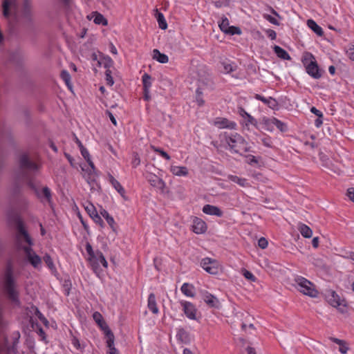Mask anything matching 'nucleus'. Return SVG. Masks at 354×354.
<instances>
[{
  "instance_id": "f257e3e1",
  "label": "nucleus",
  "mask_w": 354,
  "mask_h": 354,
  "mask_svg": "<svg viewBox=\"0 0 354 354\" xmlns=\"http://www.w3.org/2000/svg\"><path fill=\"white\" fill-rule=\"evenodd\" d=\"M17 0H2L3 16L10 19L15 26H21L33 23L32 0H22L21 6L16 9Z\"/></svg>"
},
{
  "instance_id": "f03ea898",
  "label": "nucleus",
  "mask_w": 354,
  "mask_h": 354,
  "mask_svg": "<svg viewBox=\"0 0 354 354\" xmlns=\"http://www.w3.org/2000/svg\"><path fill=\"white\" fill-rule=\"evenodd\" d=\"M227 145L229 151L232 153L243 155L244 153L252 151L249 143L238 133L224 132L220 135Z\"/></svg>"
},
{
  "instance_id": "7ed1b4c3",
  "label": "nucleus",
  "mask_w": 354,
  "mask_h": 354,
  "mask_svg": "<svg viewBox=\"0 0 354 354\" xmlns=\"http://www.w3.org/2000/svg\"><path fill=\"white\" fill-rule=\"evenodd\" d=\"M2 288L7 298L14 304L19 306V292L17 289V282L13 275L11 264H8L3 277Z\"/></svg>"
},
{
  "instance_id": "20e7f679",
  "label": "nucleus",
  "mask_w": 354,
  "mask_h": 354,
  "mask_svg": "<svg viewBox=\"0 0 354 354\" xmlns=\"http://www.w3.org/2000/svg\"><path fill=\"white\" fill-rule=\"evenodd\" d=\"M85 248L88 255V261L95 274H98L100 272V264L106 268L108 267V263L101 251H94L88 242H86Z\"/></svg>"
},
{
  "instance_id": "39448f33",
  "label": "nucleus",
  "mask_w": 354,
  "mask_h": 354,
  "mask_svg": "<svg viewBox=\"0 0 354 354\" xmlns=\"http://www.w3.org/2000/svg\"><path fill=\"white\" fill-rule=\"evenodd\" d=\"M306 73L314 79H319L322 76V71L319 68L314 55L308 53L302 59Z\"/></svg>"
},
{
  "instance_id": "423d86ee",
  "label": "nucleus",
  "mask_w": 354,
  "mask_h": 354,
  "mask_svg": "<svg viewBox=\"0 0 354 354\" xmlns=\"http://www.w3.org/2000/svg\"><path fill=\"white\" fill-rule=\"evenodd\" d=\"M297 288L303 294L310 297H317L318 291L315 288V285L303 277H297L295 279Z\"/></svg>"
},
{
  "instance_id": "0eeeda50",
  "label": "nucleus",
  "mask_w": 354,
  "mask_h": 354,
  "mask_svg": "<svg viewBox=\"0 0 354 354\" xmlns=\"http://www.w3.org/2000/svg\"><path fill=\"white\" fill-rule=\"evenodd\" d=\"M19 165L22 170L37 171L39 169V165L31 160L27 153H23L19 156Z\"/></svg>"
},
{
  "instance_id": "6e6552de",
  "label": "nucleus",
  "mask_w": 354,
  "mask_h": 354,
  "mask_svg": "<svg viewBox=\"0 0 354 354\" xmlns=\"http://www.w3.org/2000/svg\"><path fill=\"white\" fill-rule=\"evenodd\" d=\"M201 267L211 274H217L219 272L218 263L216 260L206 257L201 262Z\"/></svg>"
},
{
  "instance_id": "1a4fd4ad",
  "label": "nucleus",
  "mask_w": 354,
  "mask_h": 354,
  "mask_svg": "<svg viewBox=\"0 0 354 354\" xmlns=\"http://www.w3.org/2000/svg\"><path fill=\"white\" fill-rule=\"evenodd\" d=\"M147 180L152 187L159 189L162 194L168 192V191L166 190L167 187L165 181L157 175L151 174L149 175Z\"/></svg>"
},
{
  "instance_id": "9d476101",
  "label": "nucleus",
  "mask_w": 354,
  "mask_h": 354,
  "mask_svg": "<svg viewBox=\"0 0 354 354\" xmlns=\"http://www.w3.org/2000/svg\"><path fill=\"white\" fill-rule=\"evenodd\" d=\"M84 209L95 223L98 224L101 227H104V223L101 216L98 214L95 207L92 203H89Z\"/></svg>"
},
{
  "instance_id": "9b49d317",
  "label": "nucleus",
  "mask_w": 354,
  "mask_h": 354,
  "mask_svg": "<svg viewBox=\"0 0 354 354\" xmlns=\"http://www.w3.org/2000/svg\"><path fill=\"white\" fill-rule=\"evenodd\" d=\"M180 304L187 317L190 319L196 320L197 309L195 306L192 303L187 301H180Z\"/></svg>"
},
{
  "instance_id": "f8f14e48",
  "label": "nucleus",
  "mask_w": 354,
  "mask_h": 354,
  "mask_svg": "<svg viewBox=\"0 0 354 354\" xmlns=\"http://www.w3.org/2000/svg\"><path fill=\"white\" fill-rule=\"evenodd\" d=\"M24 251L27 255V258L30 263V264L34 268H37L41 263V259L39 255L35 254L31 248L30 247H25Z\"/></svg>"
},
{
  "instance_id": "ddd939ff",
  "label": "nucleus",
  "mask_w": 354,
  "mask_h": 354,
  "mask_svg": "<svg viewBox=\"0 0 354 354\" xmlns=\"http://www.w3.org/2000/svg\"><path fill=\"white\" fill-rule=\"evenodd\" d=\"M192 228V231L197 234H203L207 230V224L203 219L194 217Z\"/></svg>"
},
{
  "instance_id": "4468645a",
  "label": "nucleus",
  "mask_w": 354,
  "mask_h": 354,
  "mask_svg": "<svg viewBox=\"0 0 354 354\" xmlns=\"http://www.w3.org/2000/svg\"><path fill=\"white\" fill-rule=\"evenodd\" d=\"M106 346L109 348L107 354H119L118 350L114 346L115 337L113 333L109 330L106 333Z\"/></svg>"
},
{
  "instance_id": "2eb2a0df",
  "label": "nucleus",
  "mask_w": 354,
  "mask_h": 354,
  "mask_svg": "<svg viewBox=\"0 0 354 354\" xmlns=\"http://www.w3.org/2000/svg\"><path fill=\"white\" fill-rule=\"evenodd\" d=\"M214 124L218 128H227L230 129H234L236 124L234 122L230 121L225 118H216L214 122Z\"/></svg>"
},
{
  "instance_id": "dca6fc26",
  "label": "nucleus",
  "mask_w": 354,
  "mask_h": 354,
  "mask_svg": "<svg viewBox=\"0 0 354 354\" xmlns=\"http://www.w3.org/2000/svg\"><path fill=\"white\" fill-rule=\"evenodd\" d=\"M17 229L19 234L24 236L25 241L29 245H32L33 244L32 240L28 234L27 230L25 229L24 223L20 218H18L17 221Z\"/></svg>"
},
{
  "instance_id": "f3484780",
  "label": "nucleus",
  "mask_w": 354,
  "mask_h": 354,
  "mask_svg": "<svg viewBox=\"0 0 354 354\" xmlns=\"http://www.w3.org/2000/svg\"><path fill=\"white\" fill-rule=\"evenodd\" d=\"M254 98L257 100L261 101L265 104H266L268 107L272 109H277L278 108L279 104L278 102L273 97H269L268 98L265 97L264 96L255 94Z\"/></svg>"
},
{
  "instance_id": "a211bd4d",
  "label": "nucleus",
  "mask_w": 354,
  "mask_h": 354,
  "mask_svg": "<svg viewBox=\"0 0 354 354\" xmlns=\"http://www.w3.org/2000/svg\"><path fill=\"white\" fill-rule=\"evenodd\" d=\"M239 112L241 117L246 119L245 126H248V124H252L255 128L259 129L257 120L253 116L249 114L243 108H239Z\"/></svg>"
},
{
  "instance_id": "6ab92c4d",
  "label": "nucleus",
  "mask_w": 354,
  "mask_h": 354,
  "mask_svg": "<svg viewBox=\"0 0 354 354\" xmlns=\"http://www.w3.org/2000/svg\"><path fill=\"white\" fill-rule=\"evenodd\" d=\"M203 300L210 308H218L220 306L219 300L213 295L206 292L203 295Z\"/></svg>"
},
{
  "instance_id": "aec40b11",
  "label": "nucleus",
  "mask_w": 354,
  "mask_h": 354,
  "mask_svg": "<svg viewBox=\"0 0 354 354\" xmlns=\"http://www.w3.org/2000/svg\"><path fill=\"white\" fill-rule=\"evenodd\" d=\"M100 213L105 218V220L106 221L107 223L109 225L112 230L114 232L117 233L118 225L115 222V220L113 218V216H111L109 214V212L106 209H103L102 207L100 210Z\"/></svg>"
},
{
  "instance_id": "412c9836",
  "label": "nucleus",
  "mask_w": 354,
  "mask_h": 354,
  "mask_svg": "<svg viewBox=\"0 0 354 354\" xmlns=\"http://www.w3.org/2000/svg\"><path fill=\"white\" fill-rule=\"evenodd\" d=\"M93 318L96 324L104 331L105 335L109 330H111L103 319L100 313L96 311L93 314Z\"/></svg>"
},
{
  "instance_id": "4be33fe9",
  "label": "nucleus",
  "mask_w": 354,
  "mask_h": 354,
  "mask_svg": "<svg viewBox=\"0 0 354 354\" xmlns=\"http://www.w3.org/2000/svg\"><path fill=\"white\" fill-rule=\"evenodd\" d=\"M203 212L209 215H214L217 216H222L223 214V211L216 206L212 205H205L203 207Z\"/></svg>"
},
{
  "instance_id": "5701e85b",
  "label": "nucleus",
  "mask_w": 354,
  "mask_h": 354,
  "mask_svg": "<svg viewBox=\"0 0 354 354\" xmlns=\"http://www.w3.org/2000/svg\"><path fill=\"white\" fill-rule=\"evenodd\" d=\"M176 339L183 344H189L190 342L189 333L183 328L177 329Z\"/></svg>"
},
{
  "instance_id": "b1692460",
  "label": "nucleus",
  "mask_w": 354,
  "mask_h": 354,
  "mask_svg": "<svg viewBox=\"0 0 354 354\" xmlns=\"http://www.w3.org/2000/svg\"><path fill=\"white\" fill-rule=\"evenodd\" d=\"M109 181L122 198H125V189L122 185L110 174L108 175Z\"/></svg>"
},
{
  "instance_id": "393cba45",
  "label": "nucleus",
  "mask_w": 354,
  "mask_h": 354,
  "mask_svg": "<svg viewBox=\"0 0 354 354\" xmlns=\"http://www.w3.org/2000/svg\"><path fill=\"white\" fill-rule=\"evenodd\" d=\"M147 306L149 310H151L153 314H158L159 312L158 308L157 306L156 296L154 293L151 292L149 294L148 297V304Z\"/></svg>"
},
{
  "instance_id": "a878e982",
  "label": "nucleus",
  "mask_w": 354,
  "mask_h": 354,
  "mask_svg": "<svg viewBox=\"0 0 354 354\" xmlns=\"http://www.w3.org/2000/svg\"><path fill=\"white\" fill-rule=\"evenodd\" d=\"M23 176H24V178L26 179V184L28 186V187H30V189H31L32 191H34V192L35 193V194L37 195V196L38 198H40L41 194H40L37 187L35 185L32 178L30 177L26 171L23 172Z\"/></svg>"
},
{
  "instance_id": "bb28decb",
  "label": "nucleus",
  "mask_w": 354,
  "mask_h": 354,
  "mask_svg": "<svg viewBox=\"0 0 354 354\" xmlns=\"http://www.w3.org/2000/svg\"><path fill=\"white\" fill-rule=\"evenodd\" d=\"M328 302L333 307H338L341 306V302L339 296L335 291H330L327 296Z\"/></svg>"
},
{
  "instance_id": "cd10ccee",
  "label": "nucleus",
  "mask_w": 354,
  "mask_h": 354,
  "mask_svg": "<svg viewBox=\"0 0 354 354\" xmlns=\"http://www.w3.org/2000/svg\"><path fill=\"white\" fill-rule=\"evenodd\" d=\"M153 59H156L161 64H166L169 61V57L167 55L160 53L158 49L153 50Z\"/></svg>"
},
{
  "instance_id": "c85d7f7f",
  "label": "nucleus",
  "mask_w": 354,
  "mask_h": 354,
  "mask_svg": "<svg viewBox=\"0 0 354 354\" xmlns=\"http://www.w3.org/2000/svg\"><path fill=\"white\" fill-rule=\"evenodd\" d=\"M180 290L187 297H194L195 296L194 286L192 284L184 283Z\"/></svg>"
},
{
  "instance_id": "c756f323",
  "label": "nucleus",
  "mask_w": 354,
  "mask_h": 354,
  "mask_svg": "<svg viewBox=\"0 0 354 354\" xmlns=\"http://www.w3.org/2000/svg\"><path fill=\"white\" fill-rule=\"evenodd\" d=\"M307 25L318 36H322L324 35V31L322 27L319 26L313 19H308Z\"/></svg>"
},
{
  "instance_id": "7c9ffc66",
  "label": "nucleus",
  "mask_w": 354,
  "mask_h": 354,
  "mask_svg": "<svg viewBox=\"0 0 354 354\" xmlns=\"http://www.w3.org/2000/svg\"><path fill=\"white\" fill-rule=\"evenodd\" d=\"M82 169L86 171V174L84 177L86 178L87 183L89 185L93 184L96 181V178L98 176L97 171L93 172L90 169H84L83 167H82Z\"/></svg>"
},
{
  "instance_id": "2f4dec72",
  "label": "nucleus",
  "mask_w": 354,
  "mask_h": 354,
  "mask_svg": "<svg viewBox=\"0 0 354 354\" xmlns=\"http://www.w3.org/2000/svg\"><path fill=\"white\" fill-rule=\"evenodd\" d=\"M274 52L281 59L284 60H290L291 59L288 53L279 46H274Z\"/></svg>"
},
{
  "instance_id": "473e14b6",
  "label": "nucleus",
  "mask_w": 354,
  "mask_h": 354,
  "mask_svg": "<svg viewBox=\"0 0 354 354\" xmlns=\"http://www.w3.org/2000/svg\"><path fill=\"white\" fill-rule=\"evenodd\" d=\"M171 172L178 176H185L188 174V169L186 167L174 166L171 167Z\"/></svg>"
},
{
  "instance_id": "72a5a7b5",
  "label": "nucleus",
  "mask_w": 354,
  "mask_h": 354,
  "mask_svg": "<svg viewBox=\"0 0 354 354\" xmlns=\"http://www.w3.org/2000/svg\"><path fill=\"white\" fill-rule=\"evenodd\" d=\"M298 229L301 234L305 238H310L313 235L312 230L306 224L299 223Z\"/></svg>"
},
{
  "instance_id": "f704fd0d",
  "label": "nucleus",
  "mask_w": 354,
  "mask_h": 354,
  "mask_svg": "<svg viewBox=\"0 0 354 354\" xmlns=\"http://www.w3.org/2000/svg\"><path fill=\"white\" fill-rule=\"evenodd\" d=\"M260 123L263 126V129L266 131H272L274 128V121L272 118H268L267 117H263L261 118Z\"/></svg>"
},
{
  "instance_id": "c9c22d12",
  "label": "nucleus",
  "mask_w": 354,
  "mask_h": 354,
  "mask_svg": "<svg viewBox=\"0 0 354 354\" xmlns=\"http://www.w3.org/2000/svg\"><path fill=\"white\" fill-rule=\"evenodd\" d=\"M156 19L158 23L159 28L162 30H165L167 28V24L165 19V17L162 12H158V10L156 9Z\"/></svg>"
},
{
  "instance_id": "e433bc0d",
  "label": "nucleus",
  "mask_w": 354,
  "mask_h": 354,
  "mask_svg": "<svg viewBox=\"0 0 354 354\" xmlns=\"http://www.w3.org/2000/svg\"><path fill=\"white\" fill-rule=\"evenodd\" d=\"M113 61L109 56H104L100 61H99V65H103V66L109 70V68L113 66Z\"/></svg>"
},
{
  "instance_id": "4c0bfd02",
  "label": "nucleus",
  "mask_w": 354,
  "mask_h": 354,
  "mask_svg": "<svg viewBox=\"0 0 354 354\" xmlns=\"http://www.w3.org/2000/svg\"><path fill=\"white\" fill-rule=\"evenodd\" d=\"M60 77L63 80V81L65 82L67 87L69 89H71L72 84L71 82V75L69 74V73L66 70H63L61 72Z\"/></svg>"
},
{
  "instance_id": "58836bf2",
  "label": "nucleus",
  "mask_w": 354,
  "mask_h": 354,
  "mask_svg": "<svg viewBox=\"0 0 354 354\" xmlns=\"http://www.w3.org/2000/svg\"><path fill=\"white\" fill-rule=\"evenodd\" d=\"M218 26L222 32L225 34L227 32V28L230 27V23L228 19L223 16L221 18V21L218 22Z\"/></svg>"
},
{
  "instance_id": "ea45409f",
  "label": "nucleus",
  "mask_w": 354,
  "mask_h": 354,
  "mask_svg": "<svg viewBox=\"0 0 354 354\" xmlns=\"http://www.w3.org/2000/svg\"><path fill=\"white\" fill-rule=\"evenodd\" d=\"M151 76L148 73H144L142 77L143 88L150 89L151 86Z\"/></svg>"
},
{
  "instance_id": "a19ab883",
  "label": "nucleus",
  "mask_w": 354,
  "mask_h": 354,
  "mask_svg": "<svg viewBox=\"0 0 354 354\" xmlns=\"http://www.w3.org/2000/svg\"><path fill=\"white\" fill-rule=\"evenodd\" d=\"M272 120L274 121V125H275L280 131L286 132L288 130V127L283 122L276 118H272Z\"/></svg>"
},
{
  "instance_id": "79ce46f5",
  "label": "nucleus",
  "mask_w": 354,
  "mask_h": 354,
  "mask_svg": "<svg viewBox=\"0 0 354 354\" xmlns=\"http://www.w3.org/2000/svg\"><path fill=\"white\" fill-rule=\"evenodd\" d=\"M43 259H44V261L45 262V263L46 264V266H48V268L50 270H56V268L55 266L53 261V259H52V258H51L50 254L46 253L44 256Z\"/></svg>"
},
{
  "instance_id": "37998d69",
  "label": "nucleus",
  "mask_w": 354,
  "mask_h": 354,
  "mask_svg": "<svg viewBox=\"0 0 354 354\" xmlns=\"http://www.w3.org/2000/svg\"><path fill=\"white\" fill-rule=\"evenodd\" d=\"M93 21L96 24H102L103 26H106L108 24L106 19L102 14L97 12L95 16Z\"/></svg>"
},
{
  "instance_id": "c03bdc74",
  "label": "nucleus",
  "mask_w": 354,
  "mask_h": 354,
  "mask_svg": "<svg viewBox=\"0 0 354 354\" xmlns=\"http://www.w3.org/2000/svg\"><path fill=\"white\" fill-rule=\"evenodd\" d=\"M222 65L226 73H230L236 71L237 68V66L235 64H231L225 62H222Z\"/></svg>"
},
{
  "instance_id": "a18cd8bd",
  "label": "nucleus",
  "mask_w": 354,
  "mask_h": 354,
  "mask_svg": "<svg viewBox=\"0 0 354 354\" xmlns=\"http://www.w3.org/2000/svg\"><path fill=\"white\" fill-rule=\"evenodd\" d=\"M62 286H63L64 290L65 292V295L66 296L69 295L70 291L72 288V283H71V279L69 278L64 279Z\"/></svg>"
},
{
  "instance_id": "49530a36",
  "label": "nucleus",
  "mask_w": 354,
  "mask_h": 354,
  "mask_svg": "<svg viewBox=\"0 0 354 354\" xmlns=\"http://www.w3.org/2000/svg\"><path fill=\"white\" fill-rule=\"evenodd\" d=\"M196 102L199 106H202L205 104V101L203 99V93L200 88H198L196 91Z\"/></svg>"
},
{
  "instance_id": "de8ad7c7",
  "label": "nucleus",
  "mask_w": 354,
  "mask_h": 354,
  "mask_svg": "<svg viewBox=\"0 0 354 354\" xmlns=\"http://www.w3.org/2000/svg\"><path fill=\"white\" fill-rule=\"evenodd\" d=\"M226 35H241V30L239 27L232 26L227 28Z\"/></svg>"
},
{
  "instance_id": "09e8293b",
  "label": "nucleus",
  "mask_w": 354,
  "mask_h": 354,
  "mask_svg": "<svg viewBox=\"0 0 354 354\" xmlns=\"http://www.w3.org/2000/svg\"><path fill=\"white\" fill-rule=\"evenodd\" d=\"M151 148L155 152L158 153L165 159L167 160H169L171 159V156L161 148L156 147L154 146H151Z\"/></svg>"
},
{
  "instance_id": "8fccbe9b",
  "label": "nucleus",
  "mask_w": 354,
  "mask_h": 354,
  "mask_svg": "<svg viewBox=\"0 0 354 354\" xmlns=\"http://www.w3.org/2000/svg\"><path fill=\"white\" fill-rule=\"evenodd\" d=\"M230 179L234 183H237L238 185L245 187L246 184V179L239 178L236 176H230Z\"/></svg>"
},
{
  "instance_id": "3c124183",
  "label": "nucleus",
  "mask_w": 354,
  "mask_h": 354,
  "mask_svg": "<svg viewBox=\"0 0 354 354\" xmlns=\"http://www.w3.org/2000/svg\"><path fill=\"white\" fill-rule=\"evenodd\" d=\"M140 164V158L139 154L137 152L133 153V159L131 161V165L133 168H136Z\"/></svg>"
},
{
  "instance_id": "603ef678",
  "label": "nucleus",
  "mask_w": 354,
  "mask_h": 354,
  "mask_svg": "<svg viewBox=\"0 0 354 354\" xmlns=\"http://www.w3.org/2000/svg\"><path fill=\"white\" fill-rule=\"evenodd\" d=\"M42 194L44 196V198L46 199L48 202H50L52 199V194L50 189L48 187H44L42 189Z\"/></svg>"
},
{
  "instance_id": "864d4df0",
  "label": "nucleus",
  "mask_w": 354,
  "mask_h": 354,
  "mask_svg": "<svg viewBox=\"0 0 354 354\" xmlns=\"http://www.w3.org/2000/svg\"><path fill=\"white\" fill-rule=\"evenodd\" d=\"M242 272H243V275L245 277V279L250 280L251 281H256V279H257L256 277L251 272L248 271L246 269H243L242 270Z\"/></svg>"
},
{
  "instance_id": "5fc2aeb1",
  "label": "nucleus",
  "mask_w": 354,
  "mask_h": 354,
  "mask_svg": "<svg viewBox=\"0 0 354 354\" xmlns=\"http://www.w3.org/2000/svg\"><path fill=\"white\" fill-rule=\"evenodd\" d=\"M262 144L269 148L272 147V138L269 136H266L264 138L261 139Z\"/></svg>"
},
{
  "instance_id": "6e6d98bb",
  "label": "nucleus",
  "mask_w": 354,
  "mask_h": 354,
  "mask_svg": "<svg viewBox=\"0 0 354 354\" xmlns=\"http://www.w3.org/2000/svg\"><path fill=\"white\" fill-rule=\"evenodd\" d=\"M105 75H106V84L109 85V86H112L114 84V81L111 76V71L110 70H106L105 72Z\"/></svg>"
},
{
  "instance_id": "4d7b16f0",
  "label": "nucleus",
  "mask_w": 354,
  "mask_h": 354,
  "mask_svg": "<svg viewBox=\"0 0 354 354\" xmlns=\"http://www.w3.org/2000/svg\"><path fill=\"white\" fill-rule=\"evenodd\" d=\"M263 18L274 25H277V26L279 25V21L274 17H273L272 16H271L268 14H264Z\"/></svg>"
},
{
  "instance_id": "13d9d810",
  "label": "nucleus",
  "mask_w": 354,
  "mask_h": 354,
  "mask_svg": "<svg viewBox=\"0 0 354 354\" xmlns=\"http://www.w3.org/2000/svg\"><path fill=\"white\" fill-rule=\"evenodd\" d=\"M268 241L264 237H261L258 241V245L261 249H265L268 247Z\"/></svg>"
},
{
  "instance_id": "bf43d9fd",
  "label": "nucleus",
  "mask_w": 354,
  "mask_h": 354,
  "mask_svg": "<svg viewBox=\"0 0 354 354\" xmlns=\"http://www.w3.org/2000/svg\"><path fill=\"white\" fill-rule=\"evenodd\" d=\"M37 328H38L37 333L41 337V340L45 342V343H48V341L46 340V335L45 331L43 330V328L40 326L37 325Z\"/></svg>"
},
{
  "instance_id": "052dcab7",
  "label": "nucleus",
  "mask_w": 354,
  "mask_h": 354,
  "mask_svg": "<svg viewBox=\"0 0 354 354\" xmlns=\"http://www.w3.org/2000/svg\"><path fill=\"white\" fill-rule=\"evenodd\" d=\"M266 33L267 36L271 39V40H275L277 38V33L276 32L272 29H267L266 30Z\"/></svg>"
},
{
  "instance_id": "680f3d73",
  "label": "nucleus",
  "mask_w": 354,
  "mask_h": 354,
  "mask_svg": "<svg viewBox=\"0 0 354 354\" xmlns=\"http://www.w3.org/2000/svg\"><path fill=\"white\" fill-rule=\"evenodd\" d=\"M339 351L342 354H346L347 351H348V347L347 346V344L345 341L342 344L339 345Z\"/></svg>"
},
{
  "instance_id": "e2e57ef3",
  "label": "nucleus",
  "mask_w": 354,
  "mask_h": 354,
  "mask_svg": "<svg viewBox=\"0 0 354 354\" xmlns=\"http://www.w3.org/2000/svg\"><path fill=\"white\" fill-rule=\"evenodd\" d=\"M247 158V162L250 165L252 164H258V160L257 158L253 155H248L246 156Z\"/></svg>"
},
{
  "instance_id": "0e129e2a",
  "label": "nucleus",
  "mask_w": 354,
  "mask_h": 354,
  "mask_svg": "<svg viewBox=\"0 0 354 354\" xmlns=\"http://www.w3.org/2000/svg\"><path fill=\"white\" fill-rule=\"evenodd\" d=\"M346 55L350 59L354 61V46H352L346 50Z\"/></svg>"
},
{
  "instance_id": "69168bd1",
  "label": "nucleus",
  "mask_w": 354,
  "mask_h": 354,
  "mask_svg": "<svg viewBox=\"0 0 354 354\" xmlns=\"http://www.w3.org/2000/svg\"><path fill=\"white\" fill-rule=\"evenodd\" d=\"M80 150L82 156L84 157V158L86 160H87L91 158H90V154H89L88 150L85 147H83L82 149H81Z\"/></svg>"
},
{
  "instance_id": "338daca9",
  "label": "nucleus",
  "mask_w": 354,
  "mask_h": 354,
  "mask_svg": "<svg viewBox=\"0 0 354 354\" xmlns=\"http://www.w3.org/2000/svg\"><path fill=\"white\" fill-rule=\"evenodd\" d=\"M106 114L109 116L110 120L113 124V125L117 126V121L113 114L109 110L106 111Z\"/></svg>"
},
{
  "instance_id": "774afa93",
  "label": "nucleus",
  "mask_w": 354,
  "mask_h": 354,
  "mask_svg": "<svg viewBox=\"0 0 354 354\" xmlns=\"http://www.w3.org/2000/svg\"><path fill=\"white\" fill-rule=\"evenodd\" d=\"M347 196L351 201L354 202V188L353 187L348 189Z\"/></svg>"
}]
</instances>
